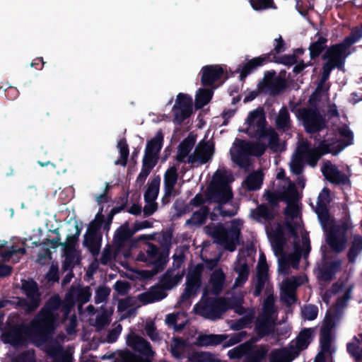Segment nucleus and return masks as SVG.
<instances>
[{
    "mask_svg": "<svg viewBox=\"0 0 362 362\" xmlns=\"http://www.w3.org/2000/svg\"><path fill=\"white\" fill-rule=\"evenodd\" d=\"M276 180L279 189L276 192H267V199L271 204L277 199H283L288 203L286 214V226L279 224L267 226V233L276 254L281 255L280 261L296 267L302 255L310 252V240L304 230L297 202L298 197L295 186L285 177V172L279 169Z\"/></svg>",
    "mask_w": 362,
    "mask_h": 362,
    "instance_id": "obj_1",
    "label": "nucleus"
},
{
    "mask_svg": "<svg viewBox=\"0 0 362 362\" xmlns=\"http://www.w3.org/2000/svg\"><path fill=\"white\" fill-rule=\"evenodd\" d=\"M244 130L251 136L257 137L259 144L255 145L241 140H236L230 148L231 159L242 168L248 165L250 156L262 155L267 146L276 150L277 135L272 129L265 127V117L262 109L250 112L245 121Z\"/></svg>",
    "mask_w": 362,
    "mask_h": 362,
    "instance_id": "obj_2",
    "label": "nucleus"
},
{
    "mask_svg": "<svg viewBox=\"0 0 362 362\" xmlns=\"http://www.w3.org/2000/svg\"><path fill=\"white\" fill-rule=\"evenodd\" d=\"M353 138L352 132L346 126H343L337 131H332L327 134L317 149L311 147L307 141H303L291 159V171L296 175L300 174L303 168V161H308L310 165L314 166L322 154L338 153L346 146L352 144Z\"/></svg>",
    "mask_w": 362,
    "mask_h": 362,
    "instance_id": "obj_3",
    "label": "nucleus"
},
{
    "mask_svg": "<svg viewBox=\"0 0 362 362\" xmlns=\"http://www.w3.org/2000/svg\"><path fill=\"white\" fill-rule=\"evenodd\" d=\"M69 310V308H64L61 305L58 298H53L25 330L23 337L37 343L38 337L42 338L47 332L54 328L59 314H62L64 319Z\"/></svg>",
    "mask_w": 362,
    "mask_h": 362,
    "instance_id": "obj_4",
    "label": "nucleus"
},
{
    "mask_svg": "<svg viewBox=\"0 0 362 362\" xmlns=\"http://www.w3.org/2000/svg\"><path fill=\"white\" fill-rule=\"evenodd\" d=\"M329 202V191L324 188L319 194L315 211L327 233L328 244L333 250L339 252L345 247L346 239L344 230H339V227L335 226L334 220L328 213L327 205Z\"/></svg>",
    "mask_w": 362,
    "mask_h": 362,
    "instance_id": "obj_5",
    "label": "nucleus"
},
{
    "mask_svg": "<svg viewBox=\"0 0 362 362\" xmlns=\"http://www.w3.org/2000/svg\"><path fill=\"white\" fill-rule=\"evenodd\" d=\"M362 37V26L356 28L342 43L336 45L328 49L324 59L326 62L323 66V78H328L332 69L337 67L342 69L345 59L351 53V45Z\"/></svg>",
    "mask_w": 362,
    "mask_h": 362,
    "instance_id": "obj_6",
    "label": "nucleus"
},
{
    "mask_svg": "<svg viewBox=\"0 0 362 362\" xmlns=\"http://www.w3.org/2000/svg\"><path fill=\"white\" fill-rule=\"evenodd\" d=\"M233 181L231 173L225 168H218L214 173L207 191V199L220 204L226 203L233 197L230 184Z\"/></svg>",
    "mask_w": 362,
    "mask_h": 362,
    "instance_id": "obj_7",
    "label": "nucleus"
},
{
    "mask_svg": "<svg viewBox=\"0 0 362 362\" xmlns=\"http://www.w3.org/2000/svg\"><path fill=\"white\" fill-rule=\"evenodd\" d=\"M242 223L234 220L224 228L221 226H208L206 232L212 236L215 241L229 251H234L238 243V238Z\"/></svg>",
    "mask_w": 362,
    "mask_h": 362,
    "instance_id": "obj_8",
    "label": "nucleus"
},
{
    "mask_svg": "<svg viewBox=\"0 0 362 362\" xmlns=\"http://www.w3.org/2000/svg\"><path fill=\"white\" fill-rule=\"evenodd\" d=\"M209 292L208 290L204 291V298L195 305L194 310L196 313L206 318L214 320L219 317L223 312L232 305L227 303L225 300L206 298Z\"/></svg>",
    "mask_w": 362,
    "mask_h": 362,
    "instance_id": "obj_9",
    "label": "nucleus"
},
{
    "mask_svg": "<svg viewBox=\"0 0 362 362\" xmlns=\"http://www.w3.org/2000/svg\"><path fill=\"white\" fill-rule=\"evenodd\" d=\"M26 241V239L18 238H12L9 243L0 241V257L6 262H18L26 252L25 248Z\"/></svg>",
    "mask_w": 362,
    "mask_h": 362,
    "instance_id": "obj_10",
    "label": "nucleus"
},
{
    "mask_svg": "<svg viewBox=\"0 0 362 362\" xmlns=\"http://www.w3.org/2000/svg\"><path fill=\"white\" fill-rule=\"evenodd\" d=\"M275 319L274 298L272 295H269L263 304L262 315L257 325V332L261 335L268 334L273 329Z\"/></svg>",
    "mask_w": 362,
    "mask_h": 362,
    "instance_id": "obj_11",
    "label": "nucleus"
},
{
    "mask_svg": "<svg viewBox=\"0 0 362 362\" xmlns=\"http://www.w3.org/2000/svg\"><path fill=\"white\" fill-rule=\"evenodd\" d=\"M192 111V98L186 93H179L176 97L175 103L173 107L175 121L180 124L191 115Z\"/></svg>",
    "mask_w": 362,
    "mask_h": 362,
    "instance_id": "obj_12",
    "label": "nucleus"
},
{
    "mask_svg": "<svg viewBox=\"0 0 362 362\" xmlns=\"http://www.w3.org/2000/svg\"><path fill=\"white\" fill-rule=\"evenodd\" d=\"M74 228L76 233L68 236L64 245L65 255L64 267L66 269H70L80 261V255L76 250L80 231L77 226H75Z\"/></svg>",
    "mask_w": 362,
    "mask_h": 362,
    "instance_id": "obj_13",
    "label": "nucleus"
},
{
    "mask_svg": "<svg viewBox=\"0 0 362 362\" xmlns=\"http://www.w3.org/2000/svg\"><path fill=\"white\" fill-rule=\"evenodd\" d=\"M214 144L211 139L204 138L195 148L193 153L188 157V163H205L214 154Z\"/></svg>",
    "mask_w": 362,
    "mask_h": 362,
    "instance_id": "obj_14",
    "label": "nucleus"
},
{
    "mask_svg": "<svg viewBox=\"0 0 362 362\" xmlns=\"http://www.w3.org/2000/svg\"><path fill=\"white\" fill-rule=\"evenodd\" d=\"M298 117L302 119L305 128L310 133L321 129L324 125V120L316 110H300Z\"/></svg>",
    "mask_w": 362,
    "mask_h": 362,
    "instance_id": "obj_15",
    "label": "nucleus"
},
{
    "mask_svg": "<svg viewBox=\"0 0 362 362\" xmlns=\"http://www.w3.org/2000/svg\"><path fill=\"white\" fill-rule=\"evenodd\" d=\"M333 340V337L325 328H323L320 339L321 349L317 355L315 362H332V354L336 351Z\"/></svg>",
    "mask_w": 362,
    "mask_h": 362,
    "instance_id": "obj_16",
    "label": "nucleus"
},
{
    "mask_svg": "<svg viewBox=\"0 0 362 362\" xmlns=\"http://www.w3.org/2000/svg\"><path fill=\"white\" fill-rule=\"evenodd\" d=\"M201 271L202 267L199 265L189 269L187 277L186 288L182 296V300H185L197 293L200 286L199 276Z\"/></svg>",
    "mask_w": 362,
    "mask_h": 362,
    "instance_id": "obj_17",
    "label": "nucleus"
},
{
    "mask_svg": "<svg viewBox=\"0 0 362 362\" xmlns=\"http://www.w3.org/2000/svg\"><path fill=\"white\" fill-rule=\"evenodd\" d=\"M284 86V81L275 72L268 71L259 83V89L265 93L276 94Z\"/></svg>",
    "mask_w": 362,
    "mask_h": 362,
    "instance_id": "obj_18",
    "label": "nucleus"
},
{
    "mask_svg": "<svg viewBox=\"0 0 362 362\" xmlns=\"http://www.w3.org/2000/svg\"><path fill=\"white\" fill-rule=\"evenodd\" d=\"M224 74L223 68L218 64L207 65L202 68L200 71L201 81L204 86H214L219 81Z\"/></svg>",
    "mask_w": 362,
    "mask_h": 362,
    "instance_id": "obj_19",
    "label": "nucleus"
},
{
    "mask_svg": "<svg viewBox=\"0 0 362 362\" xmlns=\"http://www.w3.org/2000/svg\"><path fill=\"white\" fill-rule=\"evenodd\" d=\"M22 289L27 296L28 303V310H32L38 306L40 302V295L37 292V284L32 280L23 281Z\"/></svg>",
    "mask_w": 362,
    "mask_h": 362,
    "instance_id": "obj_20",
    "label": "nucleus"
},
{
    "mask_svg": "<svg viewBox=\"0 0 362 362\" xmlns=\"http://www.w3.org/2000/svg\"><path fill=\"white\" fill-rule=\"evenodd\" d=\"M269 61V57L267 54H263L250 60L238 70L240 73V79L243 80L251 72L258 67L263 66Z\"/></svg>",
    "mask_w": 362,
    "mask_h": 362,
    "instance_id": "obj_21",
    "label": "nucleus"
},
{
    "mask_svg": "<svg viewBox=\"0 0 362 362\" xmlns=\"http://www.w3.org/2000/svg\"><path fill=\"white\" fill-rule=\"evenodd\" d=\"M163 136L161 132H158L146 145L144 158L153 160L156 163L158 154L161 149Z\"/></svg>",
    "mask_w": 362,
    "mask_h": 362,
    "instance_id": "obj_22",
    "label": "nucleus"
},
{
    "mask_svg": "<svg viewBox=\"0 0 362 362\" xmlns=\"http://www.w3.org/2000/svg\"><path fill=\"white\" fill-rule=\"evenodd\" d=\"M322 172L325 177L332 182L345 183L347 182L346 176L329 162L325 163L322 168Z\"/></svg>",
    "mask_w": 362,
    "mask_h": 362,
    "instance_id": "obj_23",
    "label": "nucleus"
},
{
    "mask_svg": "<svg viewBox=\"0 0 362 362\" xmlns=\"http://www.w3.org/2000/svg\"><path fill=\"white\" fill-rule=\"evenodd\" d=\"M98 228L99 227L97 223H91L85 235V240L83 243L85 245L90 248L93 255H95L98 252V240L96 235Z\"/></svg>",
    "mask_w": 362,
    "mask_h": 362,
    "instance_id": "obj_24",
    "label": "nucleus"
},
{
    "mask_svg": "<svg viewBox=\"0 0 362 362\" xmlns=\"http://www.w3.org/2000/svg\"><path fill=\"white\" fill-rule=\"evenodd\" d=\"M196 139V136L190 134L180 144L177 156V160L188 163V157L191 155L189 152L194 147Z\"/></svg>",
    "mask_w": 362,
    "mask_h": 362,
    "instance_id": "obj_25",
    "label": "nucleus"
},
{
    "mask_svg": "<svg viewBox=\"0 0 362 362\" xmlns=\"http://www.w3.org/2000/svg\"><path fill=\"white\" fill-rule=\"evenodd\" d=\"M177 179V169L173 166L169 168L164 176L165 198L169 197L173 194Z\"/></svg>",
    "mask_w": 362,
    "mask_h": 362,
    "instance_id": "obj_26",
    "label": "nucleus"
},
{
    "mask_svg": "<svg viewBox=\"0 0 362 362\" xmlns=\"http://www.w3.org/2000/svg\"><path fill=\"white\" fill-rule=\"evenodd\" d=\"M267 269V266L266 264V259L265 256L263 254H261L259 258V262L257 264V277H258V282L256 286V289L255 291V294L256 296H259L263 284H264V281L266 280V272Z\"/></svg>",
    "mask_w": 362,
    "mask_h": 362,
    "instance_id": "obj_27",
    "label": "nucleus"
},
{
    "mask_svg": "<svg viewBox=\"0 0 362 362\" xmlns=\"http://www.w3.org/2000/svg\"><path fill=\"white\" fill-rule=\"evenodd\" d=\"M213 96L212 90L206 88H199L195 94V107L200 109L206 105Z\"/></svg>",
    "mask_w": 362,
    "mask_h": 362,
    "instance_id": "obj_28",
    "label": "nucleus"
},
{
    "mask_svg": "<svg viewBox=\"0 0 362 362\" xmlns=\"http://www.w3.org/2000/svg\"><path fill=\"white\" fill-rule=\"evenodd\" d=\"M362 343V334L354 337L351 341L347 344L348 352L355 358L356 361L362 360V349L359 345Z\"/></svg>",
    "mask_w": 362,
    "mask_h": 362,
    "instance_id": "obj_29",
    "label": "nucleus"
},
{
    "mask_svg": "<svg viewBox=\"0 0 362 362\" xmlns=\"http://www.w3.org/2000/svg\"><path fill=\"white\" fill-rule=\"evenodd\" d=\"M296 356L297 351L293 350L284 349L274 351L271 356V362H290Z\"/></svg>",
    "mask_w": 362,
    "mask_h": 362,
    "instance_id": "obj_30",
    "label": "nucleus"
},
{
    "mask_svg": "<svg viewBox=\"0 0 362 362\" xmlns=\"http://www.w3.org/2000/svg\"><path fill=\"white\" fill-rule=\"evenodd\" d=\"M166 296L165 291L162 288H153L148 293L141 294L140 300L144 303H150L156 300H160Z\"/></svg>",
    "mask_w": 362,
    "mask_h": 362,
    "instance_id": "obj_31",
    "label": "nucleus"
},
{
    "mask_svg": "<svg viewBox=\"0 0 362 362\" xmlns=\"http://www.w3.org/2000/svg\"><path fill=\"white\" fill-rule=\"evenodd\" d=\"M300 284L295 279L283 281L281 286L282 296L288 303L294 302L293 286Z\"/></svg>",
    "mask_w": 362,
    "mask_h": 362,
    "instance_id": "obj_32",
    "label": "nucleus"
},
{
    "mask_svg": "<svg viewBox=\"0 0 362 362\" xmlns=\"http://www.w3.org/2000/svg\"><path fill=\"white\" fill-rule=\"evenodd\" d=\"M333 293H334V300L337 301L336 307L337 308H342L349 298V291L347 289H344L341 287H339L337 290V288H334L333 291H330L326 296H331ZM324 300L327 304L329 303V300L327 299V296H325Z\"/></svg>",
    "mask_w": 362,
    "mask_h": 362,
    "instance_id": "obj_33",
    "label": "nucleus"
},
{
    "mask_svg": "<svg viewBox=\"0 0 362 362\" xmlns=\"http://www.w3.org/2000/svg\"><path fill=\"white\" fill-rule=\"evenodd\" d=\"M262 183V175L260 172H255L249 175L243 182V185L249 190L258 189Z\"/></svg>",
    "mask_w": 362,
    "mask_h": 362,
    "instance_id": "obj_34",
    "label": "nucleus"
},
{
    "mask_svg": "<svg viewBox=\"0 0 362 362\" xmlns=\"http://www.w3.org/2000/svg\"><path fill=\"white\" fill-rule=\"evenodd\" d=\"M312 338V330L310 329H305L302 331L298 337H297L296 341V349H293L294 351H297V354L298 351L303 350L308 346L311 341Z\"/></svg>",
    "mask_w": 362,
    "mask_h": 362,
    "instance_id": "obj_35",
    "label": "nucleus"
},
{
    "mask_svg": "<svg viewBox=\"0 0 362 362\" xmlns=\"http://www.w3.org/2000/svg\"><path fill=\"white\" fill-rule=\"evenodd\" d=\"M223 273L221 270H216L211 275L210 284L211 285V288H207L209 291L211 289V292L214 294H216L221 290L223 283Z\"/></svg>",
    "mask_w": 362,
    "mask_h": 362,
    "instance_id": "obj_36",
    "label": "nucleus"
},
{
    "mask_svg": "<svg viewBox=\"0 0 362 362\" xmlns=\"http://www.w3.org/2000/svg\"><path fill=\"white\" fill-rule=\"evenodd\" d=\"M160 182V179L158 177L152 180L145 193L146 201H155L158 194Z\"/></svg>",
    "mask_w": 362,
    "mask_h": 362,
    "instance_id": "obj_37",
    "label": "nucleus"
},
{
    "mask_svg": "<svg viewBox=\"0 0 362 362\" xmlns=\"http://www.w3.org/2000/svg\"><path fill=\"white\" fill-rule=\"evenodd\" d=\"M165 320L168 325H175L176 329L182 328L187 322V318L184 313L168 315Z\"/></svg>",
    "mask_w": 362,
    "mask_h": 362,
    "instance_id": "obj_38",
    "label": "nucleus"
},
{
    "mask_svg": "<svg viewBox=\"0 0 362 362\" xmlns=\"http://www.w3.org/2000/svg\"><path fill=\"white\" fill-rule=\"evenodd\" d=\"M117 148L119 151L120 158L115 161V164L124 166L129 156V148L126 141L120 139L117 144Z\"/></svg>",
    "mask_w": 362,
    "mask_h": 362,
    "instance_id": "obj_39",
    "label": "nucleus"
},
{
    "mask_svg": "<svg viewBox=\"0 0 362 362\" xmlns=\"http://www.w3.org/2000/svg\"><path fill=\"white\" fill-rule=\"evenodd\" d=\"M362 250V237L355 236L349 252V259L351 262H354L356 256Z\"/></svg>",
    "mask_w": 362,
    "mask_h": 362,
    "instance_id": "obj_40",
    "label": "nucleus"
},
{
    "mask_svg": "<svg viewBox=\"0 0 362 362\" xmlns=\"http://www.w3.org/2000/svg\"><path fill=\"white\" fill-rule=\"evenodd\" d=\"M276 125L279 128L286 129L289 127V116L286 109L282 108L276 119Z\"/></svg>",
    "mask_w": 362,
    "mask_h": 362,
    "instance_id": "obj_41",
    "label": "nucleus"
},
{
    "mask_svg": "<svg viewBox=\"0 0 362 362\" xmlns=\"http://www.w3.org/2000/svg\"><path fill=\"white\" fill-rule=\"evenodd\" d=\"M156 162H154L153 160H148L144 158L143 161V168L141 169V173L139 175L138 180L141 182H143L146 177L150 173L152 168L156 165Z\"/></svg>",
    "mask_w": 362,
    "mask_h": 362,
    "instance_id": "obj_42",
    "label": "nucleus"
},
{
    "mask_svg": "<svg viewBox=\"0 0 362 362\" xmlns=\"http://www.w3.org/2000/svg\"><path fill=\"white\" fill-rule=\"evenodd\" d=\"M235 269L238 272V277L236 279L235 284L238 285L244 283L247 279V266L245 262L240 263L235 266Z\"/></svg>",
    "mask_w": 362,
    "mask_h": 362,
    "instance_id": "obj_43",
    "label": "nucleus"
},
{
    "mask_svg": "<svg viewBox=\"0 0 362 362\" xmlns=\"http://www.w3.org/2000/svg\"><path fill=\"white\" fill-rule=\"evenodd\" d=\"M252 8L255 11L265 10L273 7V0H249Z\"/></svg>",
    "mask_w": 362,
    "mask_h": 362,
    "instance_id": "obj_44",
    "label": "nucleus"
},
{
    "mask_svg": "<svg viewBox=\"0 0 362 362\" xmlns=\"http://www.w3.org/2000/svg\"><path fill=\"white\" fill-rule=\"evenodd\" d=\"M326 40L322 37H319L318 40L312 43L310 46V56L312 58L320 54L324 47Z\"/></svg>",
    "mask_w": 362,
    "mask_h": 362,
    "instance_id": "obj_45",
    "label": "nucleus"
},
{
    "mask_svg": "<svg viewBox=\"0 0 362 362\" xmlns=\"http://www.w3.org/2000/svg\"><path fill=\"white\" fill-rule=\"evenodd\" d=\"M207 212L208 211L206 208H201L199 211H197L193 214L189 221L194 225L202 224L206 218Z\"/></svg>",
    "mask_w": 362,
    "mask_h": 362,
    "instance_id": "obj_46",
    "label": "nucleus"
},
{
    "mask_svg": "<svg viewBox=\"0 0 362 362\" xmlns=\"http://www.w3.org/2000/svg\"><path fill=\"white\" fill-rule=\"evenodd\" d=\"M302 315L305 319L313 320L317 315V308L311 305L305 306L302 310Z\"/></svg>",
    "mask_w": 362,
    "mask_h": 362,
    "instance_id": "obj_47",
    "label": "nucleus"
},
{
    "mask_svg": "<svg viewBox=\"0 0 362 362\" xmlns=\"http://www.w3.org/2000/svg\"><path fill=\"white\" fill-rule=\"evenodd\" d=\"M7 341L13 346L23 344V333L16 330L11 332L7 337Z\"/></svg>",
    "mask_w": 362,
    "mask_h": 362,
    "instance_id": "obj_48",
    "label": "nucleus"
},
{
    "mask_svg": "<svg viewBox=\"0 0 362 362\" xmlns=\"http://www.w3.org/2000/svg\"><path fill=\"white\" fill-rule=\"evenodd\" d=\"M132 235V233L126 225L121 226L116 232L115 240L122 243Z\"/></svg>",
    "mask_w": 362,
    "mask_h": 362,
    "instance_id": "obj_49",
    "label": "nucleus"
},
{
    "mask_svg": "<svg viewBox=\"0 0 362 362\" xmlns=\"http://www.w3.org/2000/svg\"><path fill=\"white\" fill-rule=\"evenodd\" d=\"M118 311L120 313L121 318H126L134 313V309L127 306V301L122 300L119 303Z\"/></svg>",
    "mask_w": 362,
    "mask_h": 362,
    "instance_id": "obj_50",
    "label": "nucleus"
},
{
    "mask_svg": "<svg viewBox=\"0 0 362 362\" xmlns=\"http://www.w3.org/2000/svg\"><path fill=\"white\" fill-rule=\"evenodd\" d=\"M339 267V262H334L331 264L329 272L326 271H320L319 274V277L322 280L327 281L329 280L332 277V274H334Z\"/></svg>",
    "mask_w": 362,
    "mask_h": 362,
    "instance_id": "obj_51",
    "label": "nucleus"
},
{
    "mask_svg": "<svg viewBox=\"0 0 362 362\" xmlns=\"http://www.w3.org/2000/svg\"><path fill=\"white\" fill-rule=\"evenodd\" d=\"M184 345L183 343L179 339H175L173 344L171 347V351L173 356L176 358H180L183 351Z\"/></svg>",
    "mask_w": 362,
    "mask_h": 362,
    "instance_id": "obj_52",
    "label": "nucleus"
},
{
    "mask_svg": "<svg viewBox=\"0 0 362 362\" xmlns=\"http://www.w3.org/2000/svg\"><path fill=\"white\" fill-rule=\"evenodd\" d=\"M257 214L259 218L270 219L273 216V212L267 206H260L257 209Z\"/></svg>",
    "mask_w": 362,
    "mask_h": 362,
    "instance_id": "obj_53",
    "label": "nucleus"
},
{
    "mask_svg": "<svg viewBox=\"0 0 362 362\" xmlns=\"http://www.w3.org/2000/svg\"><path fill=\"white\" fill-rule=\"evenodd\" d=\"M218 336H205L200 339L199 343L202 345H210L218 342Z\"/></svg>",
    "mask_w": 362,
    "mask_h": 362,
    "instance_id": "obj_54",
    "label": "nucleus"
},
{
    "mask_svg": "<svg viewBox=\"0 0 362 362\" xmlns=\"http://www.w3.org/2000/svg\"><path fill=\"white\" fill-rule=\"evenodd\" d=\"M109 295V291L107 288H100L96 292L95 302L99 303L103 302Z\"/></svg>",
    "mask_w": 362,
    "mask_h": 362,
    "instance_id": "obj_55",
    "label": "nucleus"
},
{
    "mask_svg": "<svg viewBox=\"0 0 362 362\" xmlns=\"http://www.w3.org/2000/svg\"><path fill=\"white\" fill-rule=\"evenodd\" d=\"M146 205L144 206V211L146 215H151L156 210V204L154 203V201H146Z\"/></svg>",
    "mask_w": 362,
    "mask_h": 362,
    "instance_id": "obj_56",
    "label": "nucleus"
},
{
    "mask_svg": "<svg viewBox=\"0 0 362 362\" xmlns=\"http://www.w3.org/2000/svg\"><path fill=\"white\" fill-rule=\"evenodd\" d=\"M274 50L279 53L284 50V43L281 36H279L274 40Z\"/></svg>",
    "mask_w": 362,
    "mask_h": 362,
    "instance_id": "obj_57",
    "label": "nucleus"
},
{
    "mask_svg": "<svg viewBox=\"0 0 362 362\" xmlns=\"http://www.w3.org/2000/svg\"><path fill=\"white\" fill-rule=\"evenodd\" d=\"M115 289L120 294H124L128 289V285L124 281H117L115 285Z\"/></svg>",
    "mask_w": 362,
    "mask_h": 362,
    "instance_id": "obj_58",
    "label": "nucleus"
},
{
    "mask_svg": "<svg viewBox=\"0 0 362 362\" xmlns=\"http://www.w3.org/2000/svg\"><path fill=\"white\" fill-rule=\"evenodd\" d=\"M11 272V267L4 263H0V277L8 276Z\"/></svg>",
    "mask_w": 362,
    "mask_h": 362,
    "instance_id": "obj_59",
    "label": "nucleus"
},
{
    "mask_svg": "<svg viewBox=\"0 0 362 362\" xmlns=\"http://www.w3.org/2000/svg\"><path fill=\"white\" fill-rule=\"evenodd\" d=\"M121 327L118 325L112 332L108 335L107 340L109 342H113L116 340L121 332Z\"/></svg>",
    "mask_w": 362,
    "mask_h": 362,
    "instance_id": "obj_60",
    "label": "nucleus"
},
{
    "mask_svg": "<svg viewBox=\"0 0 362 362\" xmlns=\"http://www.w3.org/2000/svg\"><path fill=\"white\" fill-rule=\"evenodd\" d=\"M91 293L88 287H86L81 290V294L80 300L83 302H87L90 296Z\"/></svg>",
    "mask_w": 362,
    "mask_h": 362,
    "instance_id": "obj_61",
    "label": "nucleus"
},
{
    "mask_svg": "<svg viewBox=\"0 0 362 362\" xmlns=\"http://www.w3.org/2000/svg\"><path fill=\"white\" fill-rule=\"evenodd\" d=\"M321 94L323 95V96L325 97V99H327V93L325 92H322V89L320 87H318L316 89L314 94L312 95V97L310 98V103H313V102L315 101Z\"/></svg>",
    "mask_w": 362,
    "mask_h": 362,
    "instance_id": "obj_62",
    "label": "nucleus"
},
{
    "mask_svg": "<svg viewBox=\"0 0 362 362\" xmlns=\"http://www.w3.org/2000/svg\"><path fill=\"white\" fill-rule=\"evenodd\" d=\"M20 362H34L33 352L28 351V353L25 356V358H22L20 359Z\"/></svg>",
    "mask_w": 362,
    "mask_h": 362,
    "instance_id": "obj_63",
    "label": "nucleus"
},
{
    "mask_svg": "<svg viewBox=\"0 0 362 362\" xmlns=\"http://www.w3.org/2000/svg\"><path fill=\"white\" fill-rule=\"evenodd\" d=\"M168 256V251H165L162 254H160L159 255V259H158V264L159 265L165 264L166 262V261H167Z\"/></svg>",
    "mask_w": 362,
    "mask_h": 362,
    "instance_id": "obj_64",
    "label": "nucleus"
}]
</instances>
